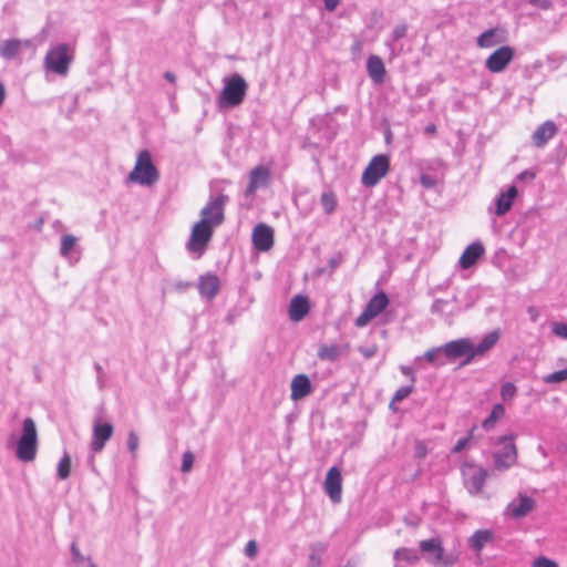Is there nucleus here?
Wrapping results in <instances>:
<instances>
[{"label": "nucleus", "instance_id": "nucleus-7", "mask_svg": "<svg viewBox=\"0 0 567 567\" xmlns=\"http://www.w3.org/2000/svg\"><path fill=\"white\" fill-rule=\"evenodd\" d=\"M213 228L214 226L206 224V220L197 221L193 226L190 237L187 243V249L190 252H197L198 256H202L213 237Z\"/></svg>", "mask_w": 567, "mask_h": 567}, {"label": "nucleus", "instance_id": "nucleus-31", "mask_svg": "<svg viewBox=\"0 0 567 567\" xmlns=\"http://www.w3.org/2000/svg\"><path fill=\"white\" fill-rule=\"evenodd\" d=\"M493 538V534L487 529H478L476 530L470 538L468 543L472 549L476 551H481L483 547L491 542Z\"/></svg>", "mask_w": 567, "mask_h": 567}, {"label": "nucleus", "instance_id": "nucleus-40", "mask_svg": "<svg viewBox=\"0 0 567 567\" xmlns=\"http://www.w3.org/2000/svg\"><path fill=\"white\" fill-rule=\"evenodd\" d=\"M412 391H413V384L398 389L392 398V401L390 402V408L394 409L393 408L394 403L400 402L403 399L408 398L412 393Z\"/></svg>", "mask_w": 567, "mask_h": 567}, {"label": "nucleus", "instance_id": "nucleus-64", "mask_svg": "<svg viewBox=\"0 0 567 567\" xmlns=\"http://www.w3.org/2000/svg\"><path fill=\"white\" fill-rule=\"evenodd\" d=\"M97 382H99L100 389H103L104 388L103 374L97 375Z\"/></svg>", "mask_w": 567, "mask_h": 567}, {"label": "nucleus", "instance_id": "nucleus-19", "mask_svg": "<svg viewBox=\"0 0 567 567\" xmlns=\"http://www.w3.org/2000/svg\"><path fill=\"white\" fill-rule=\"evenodd\" d=\"M197 287L199 295L203 298L212 300L217 296L220 288V282L216 275L206 274L199 277Z\"/></svg>", "mask_w": 567, "mask_h": 567}, {"label": "nucleus", "instance_id": "nucleus-41", "mask_svg": "<svg viewBox=\"0 0 567 567\" xmlns=\"http://www.w3.org/2000/svg\"><path fill=\"white\" fill-rule=\"evenodd\" d=\"M545 383H560L567 380V368L564 370L555 371L544 377Z\"/></svg>", "mask_w": 567, "mask_h": 567}, {"label": "nucleus", "instance_id": "nucleus-33", "mask_svg": "<svg viewBox=\"0 0 567 567\" xmlns=\"http://www.w3.org/2000/svg\"><path fill=\"white\" fill-rule=\"evenodd\" d=\"M326 549H327V546L322 543L312 544L310 547L308 567H320L321 557H322L323 553L326 551Z\"/></svg>", "mask_w": 567, "mask_h": 567}, {"label": "nucleus", "instance_id": "nucleus-9", "mask_svg": "<svg viewBox=\"0 0 567 567\" xmlns=\"http://www.w3.org/2000/svg\"><path fill=\"white\" fill-rule=\"evenodd\" d=\"M389 305V298L385 292L380 291L374 295L361 315L355 319V326L361 328L367 326L373 318L379 316Z\"/></svg>", "mask_w": 567, "mask_h": 567}, {"label": "nucleus", "instance_id": "nucleus-11", "mask_svg": "<svg viewBox=\"0 0 567 567\" xmlns=\"http://www.w3.org/2000/svg\"><path fill=\"white\" fill-rule=\"evenodd\" d=\"M114 426L110 422H102L95 419L92 430V440L90 447L94 453H100L105 447L106 442L112 437Z\"/></svg>", "mask_w": 567, "mask_h": 567}, {"label": "nucleus", "instance_id": "nucleus-23", "mask_svg": "<svg viewBox=\"0 0 567 567\" xmlns=\"http://www.w3.org/2000/svg\"><path fill=\"white\" fill-rule=\"evenodd\" d=\"M557 132L556 124L551 121H547L539 125L533 133L532 140L536 147H543L547 142L554 137Z\"/></svg>", "mask_w": 567, "mask_h": 567}, {"label": "nucleus", "instance_id": "nucleus-63", "mask_svg": "<svg viewBox=\"0 0 567 567\" xmlns=\"http://www.w3.org/2000/svg\"><path fill=\"white\" fill-rule=\"evenodd\" d=\"M85 564H86V567H96V565L93 563V560L90 556H87L85 558Z\"/></svg>", "mask_w": 567, "mask_h": 567}, {"label": "nucleus", "instance_id": "nucleus-18", "mask_svg": "<svg viewBox=\"0 0 567 567\" xmlns=\"http://www.w3.org/2000/svg\"><path fill=\"white\" fill-rule=\"evenodd\" d=\"M270 181V171L266 166L258 165L249 173V184L246 188L245 195H252L258 188L265 187Z\"/></svg>", "mask_w": 567, "mask_h": 567}, {"label": "nucleus", "instance_id": "nucleus-42", "mask_svg": "<svg viewBox=\"0 0 567 567\" xmlns=\"http://www.w3.org/2000/svg\"><path fill=\"white\" fill-rule=\"evenodd\" d=\"M140 439L135 431H130L127 435V450L132 454L134 458L136 456V451L138 449Z\"/></svg>", "mask_w": 567, "mask_h": 567}, {"label": "nucleus", "instance_id": "nucleus-32", "mask_svg": "<svg viewBox=\"0 0 567 567\" xmlns=\"http://www.w3.org/2000/svg\"><path fill=\"white\" fill-rule=\"evenodd\" d=\"M341 354V348L338 344H322L318 349V358L326 361H334Z\"/></svg>", "mask_w": 567, "mask_h": 567}, {"label": "nucleus", "instance_id": "nucleus-2", "mask_svg": "<svg viewBox=\"0 0 567 567\" xmlns=\"http://www.w3.org/2000/svg\"><path fill=\"white\" fill-rule=\"evenodd\" d=\"M248 84L238 73L224 79V87L217 99L221 109H231L240 105L247 94Z\"/></svg>", "mask_w": 567, "mask_h": 567}, {"label": "nucleus", "instance_id": "nucleus-48", "mask_svg": "<svg viewBox=\"0 0 567 567\" xmlns=\"http://www.w3.org/2000/svg\"><path fill=\"white\" fill-rule=\"evenodd\" d=\"M258 547L255 540H249L245 546V555L249 558H254L257 555Z\"/></svg>", "mask_w": 567, "mask_h": 567}, {"label": "nucleus", "instance_id": "nucleus-3", "mask_svg": "<svg viewBox=\"0 0 567 567\" xmlns=\"http://www.w3.org/2000/svg\"><path fill=\"white\" fill-rule=\"evenodd\" d=\"M38 452V431L35 422L25 417L22 422V433L16 442V457L24 463L35 460Z\"/></svg>", "mask_w": 567, "mask_h": 567}, {"label": "nucleus", "instance_id": "nucleus-49", "mask_svg": "<svg viewBox=\"0 0 567 567\" xmlns=\"http://www.w3.org/2000/svg\"><path fill=\"white\" fill-rule=\"evenodd\" d=\"M420 182H421L422 186H424L425 188H433L435 186V181L430 175H425V174L421 175Z\"/></svg>", "mask_w": 567, "mask_h": 567}, {"label": "nucleus", "instance_id": "nucleus-37", "mask_svg": "<svg viewBox=\"0 0 567 567\" xmlns=\"http://www.w3.org/2000/svg\"><path fill=\"white\" fill-rule=\"evenodd\" d=\"M71 473V457L65 453L60 460L56 468V474L60 480H66Z\"/></svg>", "mask_w": 567, "mask_h": 567}, {"label": "nucleus", "instance_id": "nucleus-36", "mask_svg": "<svg viewBox=\"0 0 567 567\" xmlns=\"http://www.w3.org/2000/svg\"><path fill=\"white\" fill-rule=\"evenodd\" d=\"M504 408L502 404H495L492 409L491 414L483 421L482 426L488 431L494 427L497 420L504 415Z\"/></svg>", "mask_w": 567, "mask_h": 567}, {"label": "nucleus", "instance_id": "nucleus-54", "mask_svg": "<svg viewBox=\"0 0 567 567\" xmlns=\"http://www.w3.org/2000/svg\"><path fill=\"white\" fill-rule=\"evenodd\" d=\"M174 289L178 292H183L185 291L186 289H188L189 287H192V284L190 282H187V281H176L174 282L173 285Z\"/></svg>", "mask_w": 567, "mask_h": 567}, {"label": "nucleus", "instance_id": "nucleus-62", "mask_svg": "<svg viewBox=\"0 0 567 567\" xmlns=\"http://www.w3.org/2000/svg\"><path fill=\"white\" fill-rule=\"evenodd\" d=\"M401 371L405 375H411L412 374V369L409 368V367H401Z\"/></svg>", "mask_w": 567, "mask_h": 567}, {"label": "nucleus", "instance_id": "nucleus-8", "mask_svg": "<svg viewBox=\"0 0 567 567\" xmlns=\"http://www.w3.org/2000/svg\"><path fill=\"white\" fill-rule=\"evenodd\" d=\"M420 551L434 566L443 564L445 567H449L453 564L451 559L444 558V548L439 537L421 540Z\"/></svg>", "mask_w": 567, "mask_h": 567}, {"label": "nucleus", "instance_id": "nucleus-16", "mask_svg": "<svg viewBox=\"0 0 567 567\" xmlns=\"http://www.w3.org/2000/svg\"><path fill=\"white\" fill-rule=\"evenodd\" d=\"M323 487L324 492L333 503H339L341 501L342 476L338 467L333 466L328 471Z\"/></svg>", "mask_w": 567, "mask_h": 567}, {"label": "nucleus", "instance_id": "nucleus-51", "mask_svg": "<svg viewBox=\"0 0 567 567\" xmlns=\"http://www.w3.org/2000/svg\"><path fill=\"white\" fill-rule=\"evenodd\" d=\"M528 2L532 4V6H535V7H538L540 9H549L551 7V1L550 0H528Z\"/></svg>", "mask_w": 567, "mask_h": 567}, {"label": "nucleus", "instance_id": "nucleus-45", "mask_svg": "<svg viewBox=\"0 0 567 567\" xmlns=\"http://www.w3.org/2000/svg\"><path fill=\"white\" fill-rule=\"evenodd\" d=\"M532 567H559V565L545 556H539L533 560Z\"/></svg>", "mask_w": 567, "mask_h": 567}, {"label": "nucleus", "instance_id": "nucleus-44", "mask_svg": "<svg viewBox=\"0 0 567 567\" xmlns=\"http://www.w3.org/2000/svg\"><path fill=\"white\" fill-rule=\"evenodd\" d=\"M515 394H516V386L513 383L506 382L502 385L501 396L503 400H511L515 396Z\"/></svg>", "mask_w": 567, "mask_h": 567}, {"label": "nucleus", "instance_id": "nucleus-47", "mask_svg": "<svg viewBox=\"0 0 567 567\" xmlns=\"http://www.w3.org/2000/svg\"><path fill=\"white\" fill-rule=\"evenodd\" d=\"M71 555H72V560L76 564V565H82L85 563V558L87 556H83L76 545V543H72L71 545Z\"/></svg>", "mask_w": 567, "mask_h": 567}, {"label": "nucleus", "instance_id": "nucleus-29", "mask_svg": "<svg viewBox=\"0 0 567 567\" xmlns=\"http://www.w3.org/2000/svg\"><path fill=\"white\" fill-rule=\"evenodd\" d=\"M453 303H457L456 296H453L451 300L435 299L431 306V312L433 315L453 316L458 311L457 308L452 306Z\"/></svg>", "mask_w": 567, "mask_h": 567}, {"label": "nucleus", "instance_id": "nucleus-22", "mask_svg": "<svg viewBox=\"0 0 567 567\" xmlns=\"http://www.w3.org/2000/svg\"><path fill=\"white\" fill-rule=\"evenodd\" d=\"M506 32L501 28L486 30L476 39V44L480 48H492L499 43L505 42Z\"/></svg>", "mask_w": 567, "mask_h": 567}, {"label": "nucleus", "instance_id": "nucleus-43", "mask_svg": "<svg viewBox=\"0 0 567 567\" xmlns=\"http://www.w3.org/2000/svg\"><path fill=\"white\" fill-rule=\"evenodd\" d=\"M194 460H195V456H194L193 452H190V451L184 452L183 458H182L181 471L183 473L190 472L193 468Z\"/></svg>", "mask_w": 567, "mask_h": 567}, {"label": "nucleus", "instance_id": "nucleus-20", "mask_svg": "<svg viewBox=\"0 0 567 567\" xmlns=\"http://www.w3.org/2000/svg\"><path fill=\"white\" fill-rule=\"evenodd\" d=\"M290 398L292 401L301 400L312 392V385L308 375L300 373L292 378Z\"/></svg>", "mask_w": 567, "mask_h": 567}, {"label": "nucleus", "instance_id": "nucleus-56", "mask_svg": "<svg viewBox=\"0 0 567 567\" xmlns=\"http://www.w3.org/2000/svg\"><path fill=\"white\" fill-rule=\"evenodd\" d=\"M342 261V258L341 256H338V257H332L328 260V265L330 266V268L332 270H334Z\"/></svg>", "mask_w": 567, "mask_h": 567}, {"label": "nucleus", "instance_id": "nucleus-60", "mask_svg": "<svg viewBox=\"0 0 567 567\" xmlns=\"http://www.w3.org/2000/svg\"><path fill=\"white\" fill-rule=\"evenodd\" d=\"M6 97V89L4 85L0 82V106L2 105Z\"/></svg>", "mask_w": 567, "mask_h": 567}, {"label": "nucleus", "instance_id": "nucleus-38", "mask_svg": "<svg viewBox=\"0 0 567 567\" xmlns=\"http://www.w3.org/2000/svg\"><path fill=\"white\" fill-rule=\"evenodd\" d=\"M424 358L426 361L434 363L439 367L445 364V361L443 360V358L445 357L443 354V351L440 350V347L426 351Z\"/></svg>", "mask_w": 567, "mask_h": 567}, {"label": "nucleus", "instance_id": "nucleus-39", "mask_svg": "<svg viewBox=\"0 0 567 567\" xmlns=\"http://www.w3.org/2000/svg\"><path fill=\"white\" fill-rule=\"evenodd\" d=\"M321 205L327 214H331L337 206L334 195L332 193H323L321 195Z\"/></svg>", "mask_w": 567, "mask_h": 567}, {"label": "nucleus", "instance_id": "nucleus-28", "mask_svg": "<svg viewBox=\"0 0 567 567\" xmlns=\"http://www.w3.org/2000/svg\"><path fill=\"white\" fill-rule=\"evenodd\" d=\"M499 338L498 331H492L488 334H486L483 340L474 346L471 342V355L470 359L473 360L476 355H483L485 352H487L489 349L494 347V344L497 342Z\"/></svg>", "mask_w": 567, "mask_h": 567}, {"label": "nucleus", "instance_id": "nucleus-15", "mask_svg": "<svg viewBox=\"0 0 567 567\" xmlns=\"http://www.w3.org/2000/svg\"><path fill=\"white\" fill-rule=\"evenodd\" d=\"M487 475V471L481 466H468V470L464 472V484L468 493L472 495L481 494Z\"/></svg>", "mask_w": 567, "mask_h": 567}, {"label": "nucleus", "instance_id": "nucleus-17", "mask_svg": "<svg viewBox=\"0 0 567 567\" xmlns=\"http://www.w3.org/2000/svg\"><path fill=\"white\" fill-rule=\"evenodd\" d=\"M251 238L254 247L259 251H268L274 246V230L266 224H258Z\"/></svg>", "mask_w": 567, "mask_h": 567}, {"label": "nucleus", "instance_id": "nucleus-24", "mask_svg": "<svg viewBox=\"0 0 567 567\" xmlns=\"http://www.w3.org/2000/svg\"><path fill=\"white\" fill-rule=\"evenodd\" d=\"M309 309V299L306 296L297 295L290 301L289 317L292 321L298 322L306 317Z\"/></svg>", "mask_w": 567, "mask_h": 567}, {"label": "nucleus", "instance_id": "nucleus-53", "mask_svg": "<svg viewBox=\"0 0 567 567\" xmlns=\"http://www.w3.org/2000/svg\"><path fill=\"white\" fill-rule=\"evenodd\" d=\"M426 453V446L423 443L419 442L415 447V457L423 458L425 457Z\"/></svg>", "mask_w": 567, "mask_h": 567}, {"label": "nucleus", "instance_id": "nucleus-59", "mask_svg": "<svg viewBox=\"0 0 567 567\" xmlns=\"http://www.w3.org/2000/svg\"><path fill=\"white\" fill-rule=\"evenodd\" d=\"M164 78H165L168 82H171V83H174V82H175V80H176L175 74H173V73H172V72H169V71H167V72H165V73H164Z\"/></svg>", "mask_w": 567, "mask_h": 567}, {"label": "nucleus", "instance_id": "nucleus-55", "mask_svg": "<svg viewBox=\"0 0 567 567\" xmlns=\"http://www.w3.org/2000/svg\"><path fill=\"white\" fill-rule=\"evenodd\" d=\"M340 0H323L324 7L328 11H334Z\"/></svg>", "mask_w": 567, "mask_h": 567}, {"label": "nucleus", "instance_id": "nucleus-34", "mask_svg": "<svg viewBox=\"0 0 567 567\" xmlns=\"http://www.w3.org/2000/svg\"><path fill=\"white\" fill-rule=\"evenodd\" d=\"M20 49H21L20 40H18V39L7 40L0 50V54L4 59L10 60V59H13L19 53Z\"/></svg>", "mask_w": 567, "mask_h": 567}, {"label": "nucleus", "instance_id": "nucleus-27", "mask_svg": "<svg viewBox=\"0 0 567 567\" xmlns=\"http://www.w3.org/2000/svg\"><path fill=\"white\" fill-rule=\"evenodd\" d=\"M367 69L371 80L380 84L384 81L385 69L382 60L377 55H371L367 62Z\"/></svg>", "mask_w": 567, "mask_h": 567}, {"label": "nucleus", "instance_id": "nucleus-26", "mask_svg": "<svg viewBox=\"0 0 567 567\" xmlns=\"http://www.w3.org/2000/svg\"><path fill=\"white\" fill-rule=\"evenodd\" d=\"M517 188L515 186H511L507 192L502 193L495 200L496 209L495 214L497 216L505 215L512 207L515 197L517 196Z\"/></svg>", "mask_w": 567, "mask_h": 567}, {"label": "nucleus", "instance_id": "nucleus-61", "mask_svg": "<svg viewBox=\"0 0 567 567\" xmlns=\"http://www.w3.org/2000/svg\"><path fill=\"white\" fill-rule=\"evenodd\" d=\"M435 132H436V126L434 124H429L425 127V133L426 134H434Z\"/></svg>", "mask_w": 567, "mask_h": 567}, {"label": "nucleus", "instance_id": "nucleus-10", "mask_svg": "<svg viewBox=\"0 0 567 567\" xmlns=\"http://www.w3.org/2000/svg\"><path fill=\"white\" fill-rule=\"evenodd\" d=\"M228 200V196L219 195L212 199L200 212L202 219L206 220V224L217 227L223 224L224 217V205Z\"/></svg>", "mask_w": 567, "mask_h": 567}, {"label": "nucleus", "instance_id": "nucleus-6", "mask_svg": "<svg viewBox=\"0 0 567 567\" xmlns=\"http://www.w3.org/2000/svg\"><path fill=\"white\" fill-rule=\"evenodd\" d=\"M389 168V157L383 154L375 155L362 173V184L367 187L375 186L388 174Z\"/></svg>", "mask_w": 567, "mask_h": 567}, {"label": "nucleus", "instance_id": "nucleus-21", "mask_svg": "<svg viewBox=\"0 0 567 567\" xmlns=\"http://www.w3.org/2000/svg\"><path fill=\"white\" fill-rule=\"evenodd\" d=\"M78 238L66 234L61 237L60 255L68 259L70 264H76L80 260L81 251L76 248Z\"/></svg>", "mask_w": 567, "mask_h": 567}, {"label": "nucleus", "instance_id": "nucleus-30", "mask_svg": "<svg viewBox=\"0 0 567 567\" xmlns=\"http://www.w3.org/2000/svg\"><path fill=\"white\" fill-rule=\"evenodd\" d=\"M393 558L395 560V567H400L401 563L408 565H415L420 560L417 551L413 548L401 547L394 551Z\"/></svg>", "mask_w": 567, "mask_h": 567}, {"label": "nucleus", "instance_id": "nucleus-52", "mask_svg": "<svg viewBox=\"0 0 567 567\" xmlns=\"http://www.w3.org/2000/svg\"><path fill=\"white\" fill-rule=\"evenodd\" d=\"M359 351L361 352V354L367 358V359H370L372 358L375 353H377V347H369V348H360Z\"/></svg>", "mask_w": 567, "mask_h": 567}, {"label": "nucleus", "instance_id": "nucleus-12", "mask_svg": "<svg viewBox=\"0 0 567 567\" xmlns=\"http://www.w3.org/2000/svg\"><path fill=\"white\" fill-rule=\"evenodd\" d=\"M440 350L443 351L444 357L450 361H454L460 358H465V360L463 361V365L468 364L472 361V359H470L471 341L468 339H458L450 341L444 346L440 347Z\"/></svg>", "mask_w": 567, "mask_h": 567}, {"label": "nucleus", "instance_id": "nucleus-1", "mask_svg": "<svg viewBox=\"0 0 567 567\" xmlns=\"http://www.w3.org/2000/svg\"><path fill=\"white\" fill-rule=\"evenodd\" d=\"M159 179V172L152 162L151 153L142 150L137 154L134 168L126 177L127 183H136L142 186L151 187Z\"/></svg>", "mask_w": 567, "mask_h": 567}, {"label": "nucleus", "instance_id": "nucleus-14", "mask_svg": "<svg viewBox=\"0 0 567 567\" xmlns=\"http://www.w3.org/2000/svg\"><path fill=\"white\" fill-rule=\"evenodd\" d=\"M514 50L504 45L495 50L485 61V66L493 73L502 72L513 60Z\"/></svg>", "mask_w": 567, "mask_h": 567}, {"label": "nucleus", "instance_id": "nucleus-35", "mask_svg": "<svg viewBox=\"0 0 567 567\" xmlns=\"http://www.w3.org/2000/svg\"><path fill=\"white\" fill-rule=\"evenodd\" d=\"M408 32V24L406 23H399L394 27L392 34H391V41H389L386 44L391 50V56L395 58L399 52L395 51V48L392 43L398 42L400 39L404 38Z\"/></svg>", "mask_w": 567, "mask_h": 567}, {"label": "nucleus", "instance_id": "nucleus-13", "mask_svg": "<svg viewBox=\"0 0 567 567\" xmlns=\"http://www.w3.org/2000/svg\"><path fill=\"white\" fill-rule=\"evenodd\" d=\"M536 506V502L530 496L519 493L517 498L513 499L506 507L505 514L515 519H520L528 515Z\"/></svg>", "mask_w": 567, "mask_h": 567}, {"label": "nucleus", "instance_id": "nucleus-50", "mask_svg": "<svg viewBox=\"0 0 567 567\" xmlns=\"http://www.w3.org/2000/svg\"><path fill=\"white\" fill-rule=\"evenodd\" d=\"M468 441H470V436L468 437H463V439L458 440L457 443L452 449V452L453 453H460L461 451H463L466 447Z\"/></svg>", "mask_w": 567, "mask_h": 567}, {"label": "nucleus", "instance_id": "nucleus-57", "mask_svg": "<svg viewBox=\"0 0 567 567\" xmlns=\"http://www.w3.org/2000/svg\"><path fill=\"white\" fill-rule=\"evenodd\" d=\"M526 178L534 179L535 173L529 172V171H524L517 175V179H519V181H524Z\"/></svg>", "mask_w": 567, "mask_h": 567}, {"label": "nucleus", "instance_id": "nucleus-46", "mask_svg": "<svg viewBox=\"0 0 567 567\" xmlns=\"http://www.w3.org/2000/svg\"><path fill=\"white\" fill-rule=\"evenodd\" d=\"M551 332L561 338L567 340V323L564 322H554L551 324Z\"/></svg>", "mask_w": 567, "mask_h": 567}, {"label": "nucleus", "instance_id": "nucleus-4", "mask_svg": "<svg viewBox=\"0 0 567 567\" xmlns=\"http://www.w3.org/2000/svg\"><path fill=\"white\" fill-rule=\"evenodd\" d=\"M73 59L74 52L71 47L66 43H60L47 52L44 68L60 76H65Z\"/></svg>", "mask_w": 567, "mask_h": 567}, {"label": "nucleus", "instance_id": "nucleus-5", "mask_svg": "<svg viewBox=\"0 0 567 567\" xmlns=\"http://www.w3.org/2000/svg\"><path fill=\"white\" fill-rule=\"evenodd\" d=\"M515 435H504L498 439L503 446L493 454L494 466L498 471H505L512 467L517 460V450L514 444Z\"/></svg>", "mask_w": 567, "mask_h": 567}, {"label": "nucleus", "instance_id": "nucleus-25", "mask_svg": "<svg viewBox=\"0 0 567 567\" xmlns=\"http://www.w3.org/2000/svg\"><path fill=\"white\" fill-rule=\"evenodd\" d=\"M484 251V246L481 243H472L462 254L460 258V266L463 269H468L477 261Z\"/></svg>", "mask_w": 567, "mask_h": 567}, {"label": "nucleus", "instance_id": "nucleus-58", "mask_svg": "<svg viewBox=\"0 0 567 567\" xmlns=\"http://www.w3.org/2000/svg\"><path fill=\"white\" fill-rule=\"evenodd\" d=\"M527 312L528 315L530 316V319L535 322L537 321L538 317H539V312L537 310L536 307L534 306H530L528 309H527Z\"/></svg>", "mask_w": 567, "mask_h": 567}]
</instances>
